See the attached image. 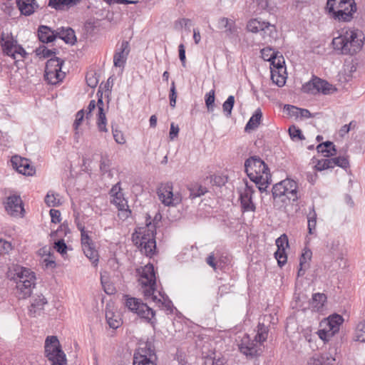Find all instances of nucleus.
Returning a JSON list of instances; mask_svg holds the SVG:
<instances>
[{
	"label": "nucleus",
	"instance_id": "obj_1",
	"mask_svg": "<svg viewBox=\"0 0 365 365\" xmlns=\"http://www.w3.org/2000/svg\"><path fill=\"white\" fill-rule=\"evenodd\" d=\"M140 275L139 282L142 286L144 296L151 298L159 307L166 310L168 313L173 312V305L165 293L156 290V280L153 264H148L138 269Z\"/></svg>",
	"mask_w": 365,
	"mask_h": 365
},
{
	"label": "nucleus",
	"instance_id": "obj_2",
	"mask_svg": "<svg viewBox=\"0 0 365 365\" xmlns=\"http://www.w3.org/2000/svg\"><path fill=\"white\" fill-rule=\"evenodd\" d=\"M364 34L358 29L342 30L332 40L333 48L343 55H354L361 51L364 46Z\"/></svg>",
	"mask_w": 365,
	"mask_h": 365
},
{
	"label": "nucleus",
	"instance_id": "obj_3",
	"mask_svg": "<svg viewBox=\"0 0 365 365\" xmlns=\"http://www.w3.org/2000/svg\"><path fill=\"white\" fill-rule=\"evenodd\" d=\"M245 170L252 182L257 186L261 192L266 191L271 183V174L268 166L257 156H252L245 160Z\"/></svg>",
	"mask_w": 365,
	"mask_h": 365
},
{
	"label": "nucleus",
	"instance_id": "obj_4",
	"mask_svg": "<svg viewBox=\"0 0 365 365\" xmlns=\"http://www.w3.org/2000/svg\"><path fill=\"white\" fill-rule=\"evenodd\" d=\"M356 9L354 0H327L326 6L328 15L341 22L351 21Z\"/></svg>",
	"mask_w": 365,
	"mask_h": 365
},
{
	"label": "nucleus",
	"instance_id": "obj_5",
	"mask_svg": "<svg viewBox=\"0 0 365 365\" xmlns=\"http://www.w3.org/2000/svg\"><path fill=\"white\" fill-rule=\"evenodd\" d=\"M14 279L16 282V293L19 298L29 297L36 284V274L30 269L17 267Z\"/></svg>",
	"mask_w": 365,
	"mask_h": 365
},
{
	"label": "nucleus",
	"instance_id": "obj_6",
	"mask_svg": "<svg viewBox=\"0 0 365 365\" xmlns=\"http://www.w3.org/2000/svg\"><path fill=\"white\" fill-rule=\"evenodd\" d=\"M136 234L138 235L135 244L140 248V252L146 256L152 257L156 250V233L153 230V226L151 225V222L147 224L146 227L140 228Z\"/></svg>",
	"mask_w": 365,
	"mask_h": 365
},
{
	"label": "nucleus",
	"instance_id": "obj_7",
	"mask_svg": "<svg viewBox=\"0 0 365 365\" xmlns=\"http://www.w3.org/2000/svg\"><path fill=\"white\" fill-rule=\"evenodd\" d=\"M45 355L52 365H65L67 359L56 336H48L45 340Z\"/></svg>",
	"mask_w": 365,
	"mask_h": 365
},
{
	"label": "nucleus",
	"instance_id": "obj_8",
	"mask_svg": "<svg viewBox=\"0 0 365 365\" xmlns=\"http://www.w3.org/2000/svg\"><path fill=\"white\" fill-rule=\"evenodd\" d=\"M110 195L112 197L110 202L116 206L118 210V217L120 219L125 220L131 215V210L128 205V201L124 197L120 187V182H118L114 185L110 191Z\"/></svg>",
	"mask_w": 365,
	"mask_h": 365
},
{
	"label": "nucleus",
	"instance_id": "obj_9",
	"mask_svg": "<svg viewBox=\"0 0 365 365\" xmlns=\"http://www.w3.org/2000/svg\"><path fill=\"white\" fill-rule=\"evenodd\" d=\"M125 306L131 312L137 314L140 318L148 322H151L155 317V312L146 304L143 303L140 299L135 297L126 296Z\"/></svg>",
	"mask_w": 365,
	"mask_h": 365
},
{
	"label": "nucleus",
	"instance_id": "obj_10",
	"mask_svg": "<svg viewBox=\"0 0 365 365\" xmlns=\"http://www.w3.org/2000/svg\"><path fill=\"white\" fill-rule=\"evenodd\" d=\"M239 350L244 355L249 357L259 356L262 351V344L255 337L251 338L250 335L244 334L241 339L237 341Z\"/></svg>",
	"mask_w": 365,
	"mask_h": 365
},
{
	"label": "nucleus",
	"instance_id": "obj_11",
	"mask_svg": "<svg viewBox=\"0 0 365 365\" xmlns=\"http://www.w3.org/2000/svg\"><path fill=\"white\" fill-rule=\"evenodd\" d=\"M156 355L154 349L148 344L135 351L133 358V365H156Z\"/></svg>",
	"mask_w": 365,
	"mask_h": 365
},
{
	"label": "nucleus",
	"instance_id": "obj_12",
	"mask_svg": "<svg viewBox=\"0 0 365 365\" xmlns=\"http://www.w3.org/2000/svg\"><path fill=\"white\" fill-rule=\"evenodd\" d=\"M159 200L165 206H175L181 202L178 194H173L172 183L162 185L158 190Z\"/></svg>",
	"mask_w": 365,
	"mask_h": 365
},
{
	"label": "nucleus",
	"instance_id": "obj_13",
	"mask_svg": "<svg viewBox=\"0 0 365 365\" xmlns=\"http://www.w3.org/2000/svg\"><path fill=\"white\" fill-rule=\"evenodd\" d=\"M303 90L305 92H309L312 94H316L319 92H322L324 94H329L331 92L333 88L327 81L319 78L314 77L312 81L303 86Z\"/></svg>",
	"mask_w": 365,
	"mask_h": 365
},
{
	"label": "nucleus",
	"instance_id": "obj_14",
	"mask_svg": "<svg viewBox=\"0 0 365 365\" xmlns=\"http://www.w3.org/2000/svg\"><path fill=\"white\" fill-rule=\"evenodd\" d=\"M254 189L246 184V186L240 190V206L242 212H255L256 206L252 201Z\"/></svg>",
	"mask_w": 365,
	"mask_h": 365
},
{
	"label": "nucleus",
	"instance_id": "obj_15",
	"mask_svg": "<svg viewBox=\"0 0 365 365\" xmlns=\"http://www.w3.org/2000/svg\"><path fill=\"white\" fill-rule=\"evenodd\" d=\"M217 29L222 30L225 36L230 40L238 38V29L235 21L226 17H220L217 21Z\"/></svg>",
	"mask_w": 365,
	"mask_h": 365
},
{
	"label": "nucleus",
	"instance_id": "obj_16",
	"mask_svg": "<svg viewBox=\"0 0 365 365\" xmlns=\"http://www.w3.org/2000/svg\"><path fill=\"white\" fill-rule=\"evenodd\" d=\"M11 163L14 169L19 173L29 176H32L35 174L36 170L34 166L26 158L15 155L11 158Z\"/></svg>",
	"mask_w": 365,
	"mask_h": 365
},
{
	"label": "nucleus",
	"instance_id": "obj_17",
	"mask_svg": "<svg viewBox=\"0 0 365 365\" xmlns=\"http://www.w3.org/2000/svg\"><path fill=\"white\" fill-rule=\"evenodd\" d=\"M5 208L12 216L21 215L24 212L22 200L19 195H11L7 197Z\"/></svg>",
	"mask_w": 365,
	"mask_h": 365
},
{
	"label": "nucleus",
	"instance_id": "obj_18",
	"mask_svg": "<svg viewBox=\"0 0 365 365\" xmlns=\"http://www.w3.org/2000/svg\"><path fill=\"white\" fill-rule=\"evenodd\" d=\"M129 43L127 41H123L120 48H118L113 56V64L115 67H124L127 57L129 54Z\"/></svg>",
	"mask_w": 365,
	"mask_h": 365
},
{
	"label": "nucleus",
	"instance_id": "obj_19",
	"mask_svg": "<svg viewBox=\"0 0 365 365\" xmlns=\"http://www.w3.org/2000/svg\"><path fill=\"white\" fill-rule=\"evenodd\" d=\"M1 44L4 52L9 56H11L14 59H16V42H14L13 38L9 36L5 38L4 34H1Z\"/></svg>",
	"mask_w": 365,
	"mask_h": 365
},
{
	"label": "nucleus",
	"instance_id": "obj_20",
	"mask_svg": "<svg viewBox=\"0 0 365 365\" xmlns=\"http://www.w3.org/2000/svg\"><path fill=\"white\" fill-rule=\"evenodd\" d=\"M16 4L21 13L25 16H30L38 8L36 0H16Z\"/></svg>",
	"mask_w": 365,
	"mask_h": 365
},
{
	"label": "nucleus",
	"instance_id": "obj_21",
	"mask_svg": "<svg viewBox=\"0 0 365 365\" xmlns=\"http://www.w3.org/2000/svg\"><path fill=\"white\" fill-rule=\"evenodd\" d=\"M46 304L47 300L42 294L34 297L29 309L30 315L34 317L39 315Z\"/></svg>",
	"mask_w": 365,
	"mask_h": 365
},
{
	"label": "nucleus",
	"instance_id": "obj_22",
	"mask_svg": "<svg viewBox=\"0 0 365 365\" xmlns=\"http://www.w3.org/2000/svg\"><path fill=\"white\" fill-rule=\"evenodd\" d=\"M284 185V197L287 198L289 200L293 202L298 200L299 196L297 193V182L292 180H285Z\"/></svg>",
	"mask_w": 365,
	"mask_h": 365
},
{
	"label": "nucleus",
	"instance_id": "obj_23",
	"mask_svg": "<svg viewBox=\"0 0 365 365\" xmlns=\"http://www.w3.org/2000/svg\"><path fill=\"white\" fill-rule=\"evenodd\" d=\"M39 40L43 43H49L56 38V30H51L47 26H40L38 29Z\"/></svg>",
	"mask_w": 365,
	"mask_h": 365
},
{
	"label": "nucleus",
	"instance_id": "obj_24",
	"mask_svg": "<svg viewBox=\"0 0 365 365\" xmlns=\"http://www.w3.org/2000/svg\"><path fill=\"white\" fill-rule=\"evenodd\" d=\"M56 38L63 40L66 43L74 44L76 37L74 31L71 28H60L56 30Z\"/></svg>",
	"mask_w": 365,
	"mask_h": 365
},
{
	"label": "nucleus",
	"instance_id": "obj_25",
	"mask_svg": "<svg viewBox=\"0 0 365 365\" xmlns=\"http://www.w3.org/2000/svg\"><path fill=\"white\" fill-rule=\"evenodd\" d=\"M98 113L97 118V126L100 132H108L106 128V117L103 110V102L99 99L97 103Z\"/></svg>",
	"mask_w": 365,
	"mask_h": 365
},
{
	"label": "nucleus",
	"instance_id": "obj_26",
	"mask_svg": "<svg viewBox=\"0 0 365 365\" xmlns=\"http://www.w3.org/2000/svg\"><path fill=\"white\" fill-rule=\"evenodd\" d=\"M261 35L266 43L275 40L277 37V32L274 24L267 22L266 26L264 27Z\"/></svg>",
	"mask_w": 365,
	"mask_h": 365
},
{
	"label": "nucleus",
	"instance_id": "obj_27",
	"mask_svg": "<svg viewBox=\"0 0 365 365\" xmlns=\"http://www.w3.org/2000/svg\"><path fill=\"white\" fill-rule=\"evenodd\" d=\"M65 77V73L58 71H45L44 78L50 84L55 85Z\"/></svg>",
	"mask_w": 365,
	"mask_h": 365
},
{
	"label": "nucleus",
	"instance_id": "obj_28",
	"mask_svg": "<svg viewBox=\"0 0 365 365\" xmlns=\"http://www.w3.org/2000/svg\"><path fill=\"white\" fill-rule=\"evenodd\" d=\"M344 319L339 314H334L329 317L326 322L325 326L333 331L334 334L339 330V327L342 324Z\"/></svg>",
	"mask_w": 365,
	"mask_h": 365
},
{
	"label": "nucleus",
	"instance_id": "obj_29",
	"mask_svg": "<svg viewBox=\"0 0 365 365\" xmlns=\"http://www.w3.org/2000/svg\"><path fill=\"white\" fill-rule=\"evenodd\" d=\"M317 150L319 153H325L324 156L329 157L336 154V150L333 143L327 141L317 145Z\"/></svg>",
	"mask_w": 365,
	"mask_h": 365
},
{
	"label": "nucleus",
	"instance_id": "obj_30",
	"mask_svg": "<svg viewBox=\"0 0 365 365\" xmlns=\"http://www.w3.org/2000/svg\"><path fill=\"white\" fill-rule=\"evenodd\" d=\"M262 117V113L261 110L257 109L247 122L245 126V130L248 131L257 128L260 123Z\"/></svg>",
	"mask_w": 365,
	"mask_h": 365
},
{
	"label": "nucleus",
	"instance_id": "obj_31",
	"mask_svg": "<svg viewBox=\"0 0 365 365\" xmlns=\"http://www.w3.org/2000/svg\"><path fill=\"white\" fill-rule=\"evenodd\" d=\"M307 222H308V232L309 235H314L316 233L317 226V213L314 210V207L312 206L309 213L307 214Z\"/></svg>",
	"mask_w": 365,
	"mask_h": 365
},
{
	"label": "nucleus",
	"instance_id": "obj_32",
	"mask_svg": "<svg viewBox=\"0 0 365 365\" xmlns=\"http://www.w3.org/2000/svg\"><path fill=\"white\" fill-rule=\"evenodd\" d=\"M106 318L109 327L112 329H115L118 328L122 324L120 316L118 314H115L111 311H106Z\"/></svg>",
	"mask_w": 365,
	"mask_h": 365
},
{
	"label": "nucleus",
	"instance_id": "obj_33",
	"mask_svg": "<svg viewBox=\"0 0 365 365\" xmlns=\"http://www.w3.org/2000/svg\"><path fill=\"white\" fill-rule=\"evenodd\" d=\"M267 21H259L257 19H251L247 25V29L252 33L262 32L264 27L266 26Z\"/></svg>",
	"mask_w": 365,
	"mask_h": 365
},
{
	"label": "nucleus",
	"instance_id": "obj_34",
	"mask_svg": "<svg viewBox=\"0 0 365 365\" xmlns=\"http://www.w3.org/2000/svg\"><path fill=\"white\" fill-rule=\"evenodd\" d=\"M257 328V334L254 337L262 344V343L267 340L268 336V327L265 326L264 323L259 322Z\"/></svg>",
	"mask_w": 365,
	"mask_h": 365
},
{
	"label": "nucleus",
	"instance_id": "obj_35",
	"mask_svg": "<svg viewBox=\"0 0 365 365\" xmlns=\"http://www.w3.org/2000/svg\"><path fill=\"white\" fill-rule=\"evenodd\" d=\"M63 64V61L61 60L59 58H57V57L51 58L46 62L45 71H61Z\"/></svg>",
	"mask_w": 365,
	"mask_h": 365
},
{
	"label": "nucleus",
	"instance_id": "obj_36",
	"mask_svg": "<svg viewBox=\"0 0 365 365\" xmlns=\"http://www.w3.org/2000/svg\"><path fill=\"white\" fill-rule=\"evenodd\" d=\"M83 251L85 255L91 260L92 264L95 266L97 265L98 262V253L93 245L83 247Z\"/></svg>",
	"mask_w": 365,
	"mask_h": 365
},
{
	"label": "nucleus",
	"instance_id": "obj_37",
	"mask_svg": "<svg viewBox=\"0 0 365 365\" xmlns=\"http://www.w3.org/2000/svg\"><path fill=\"white\" fill-rule=\"evenodd\" d=\"M327 301V296L323 293H316L312 296V306L317 311L321 309Z\"/></svg>",
	"mask_w": 365,
	"mask_h": 365
},
{
	"label": "nucleus",
	"instance_id": "obj_38",
	"mask_svg": "<svg viewBox=\"0 0 365 365\" xmlns=\"http://www.w3.org/2000/svg\"><path fill=\"white\" fill-rule=\"evenodd\" d=\"M58 194L53 191H48L45 197V203L48 207H57L60 205V200L57 197Z\"/></svg>",
	"mask_w": 365,
	"mask_h": 365
},
{
	"label": "nucleus",
	"instance_id": "obj_39",
	"mask_svg": "<svg viewBox=\"0 0 365 365\" xmlns=\"http://www.w3.org/2000/svg\"><path fill=\"white\" fill-rule=\"evenodd\" d=\"M55 51L56 49H48L47 47L43 45L40 46L36 49V54L40 58H51L54 57L53 56H54V54L56 53Z\"/></svg>",
	"mask_w": 365,
	"mask_h": 365
},
{
	"label": "nucleus",
	"instance_id": "obj_40",
	"mask_svg": "<svg viewBox=\"0 0 365 365\" xmlns=\"http://www.w3.org/2000/svg\"><path fill=\"white\" fill-rule=\"evenodd\" d=\"M215 100V91L214 89H212L208 93H207L205 96V105L209 112H212L214 110Z\"/></svg>",
	"mask_w": 365,
	"mask_h": 365
},
{
	"label": "nucleus",
	"instance_id": "obj_41",
	"mask_svg": "<svg viewBox=\"0 0 365 365\" xmlns=\"http://www.w3.org/2000/svg\"><path fill=\"white\" fill-rule=\"evenodd\" d=\"M355 338L356 341L365 343V320L356 325Z\"/></svg>",
	"mask_w": 365,
	"mask_h": 365
},
{
	"label": "nucleus",
	"instance_id": "obj_42",
	"mask_svg": "<svg viewBox=\"0 0 365 365\" xmlns=\"http://www.w3.org/2000/svg\"><path fill=\"white\" fill-rule=\"evenodd\" d=\"M76 3L75 0H49L48 5L56 9H61L64 6H73Z\"/></svg>",
	"mask_w": 365,
	"mask_h": 365
},
{
	"label": "nucleus",
	"instance_id": "obj_43",
	"mask_svg": "<svg viewBox=\"0 0 365 365\" xmlns=\"http://www.w3.org/2000/svg\"><path fill=\"white\" fill-rule=\"evenodd\" d=\"M285 180H282V182L275 184L272 187V196L274 200H276L277 197H283L284 198V185Z\"/></svg>",
	"mask_w": 365,
	"mask_h": 365
},
{
	"label": "nucleus",
	"instance_id": "obj_44",
	"mask_svg": "<svg viewBox=\"0 0 365 365\" xmlns=\"http://www.w3.org/2000/svg\"><path fill=\"white\" fill-rule=\"evenodd\" d=\"M271 67L273 68H279V67H285V61L282 55L279 54V52L277 51L276 54L271 58Z\"/></svg>",
	"mask_w": 365,
	"mask_h": 365
},
{
	"label": "nucleus",
	"instance_id": "obj_45",
	"mask_svg": "<svg viewBox=\"0 0 365 365\" xmlns=\"http://www.w3.org/2000/svg\"><path fill=\"white\" fill-rule=\"evenodd\" d=\"M235 104V97L230 96L222 104V109L227 117H230Z\"/></svg>",
	"mask_w": 365,
	"mask_h": 365
},
{
	"label": "nucleus",
	"instance_id": "obj_46",
	"mask_svg": "<svg viewBox=\"0 0 365 365\" xmlns=\"http://www.w3.org/2000/svg\"><path fill=\"white\" fill-rule=\"evenodd\" d=\"M312 252L309 249H304L299 259V267H308L311 260Z\"/></svg>",
	"mask_w": 365,
	"mask_h": 365
},
{
	"label": "nucleus",
	"instance_id": "obj_47",
	"mask_svg": "<svg viewBox=\"0 0 365 365\" xmlns=\"http://www.w3.org/2000/svg\"><path fill=\"white\" fill-rule=\"evenodd\" d=\"M289 133L291 138L294 140H302L304 139L302 130L295 125L289 127Z\"/></svg>",
	"mask_w": 365,
	"mask_h": 365
},
{
	"label": "nucleus",
	"instance_id": "obj_48",
	"mask_svg": "<svg viewBox=\"0 0 365 365\" xmlns=\"http://www.w3.org/2000/svg\"><path fill=\"white\" fill-rule=\"evenodd\" d=\"M333 160L331 158L322 159L318 160L317 165H315L317 170H324L329 168H333L332 167Z\"/></svg>",
	"mask_w": 365,
	"mask_h": 365
},
{
	"label": "nucleus",
	"instance_id": "obj_49",
	"mask_svg": "<svg viewBox=\"0 0 365 365\" xmlns=\"http://www.w3.org/2000/svg\"><path fill=\"white\" fill-rule=\"evenodd\" d=\"M331 159L334 161L332 162L333 168L336 165L342 168H347L349 166V163L346 157L339 156Z\"/></svg>",
	"mask_w": 365,
	"mask_h": 365
},
{
	"label": "nucleus",
	"instance_id": "obj_50",
	"mask_svg": "<svg viewBox=\"0 0 365 365\" xmlns=\"http://www.w3.org/2000/svg\"><path fill=\"white\" fill-rule=\"evenodd\" d=\"M334 334L333 331L328 329L326 326L318 331L319 337L323 341H329Z\"/></svg>",
	"mask_w": 365,
	"mask_h": 365
},
{
	"label": "nucleus",
	"instance_id": "obj_51",
	"mask_svg": "<svg viewBox=\"0 0 365 365\" xmlns=\"http://www.w3.org/2000/svg\"><path fill=\"white\" fill-rule=\"evenodd\" d=\"M274 256L280 267H282L287 262V257L285 253V250L277 249V252L274 253Z\"/></svg>",
	"mask_w": 365,
	"mask_h": 365
},
{
	"label": "nucleus",
	"instance_id": "obj_52",
	"mask_svg": "<svg viewBox=\"0 0 365 365\" xmlns=\"http://www.w3.org/2000/svg\"><path fill=\"white\" fill-rule=\"evenodd\" d=\"M54 248L56 250L59 252L62 256H64V255L67 252V245L65 243L64 240H59L57 242H55Z\"/></svg>",
	"mask_w": 365,
	"mask_h": 365
},
{
	"label": "nucleus",
	"instance_id": "obj_53",
	"mask_svg": "<svg viewBox=\"0 0 365 365\" xmlns=\"http://www.w3.org/2000/svg\"><path fill=\"white\" fill-rule=\"evenodd\" d=\"M277 249L285 250L289 246L287 236L285 234L282 235L276 240Z\"/></svg>",
	"mask_w": 365,
	"mask_h": 365
},
{
	"label": "nucleus",
	"instance_id": "obj_54",
	"mask_svg": "<svg viewBox=\"0 0 365 365\" xmlns=\"http://www.w3.org/2000/svg\"><path fill=\"white\" fill-rule=\"evenodd\" d=\"M170 106L172 108L175 107L176 99H177V91L175 88V82L173 81L170 86V91L169 94Z\"/></svg>",
	"mask_w": 365,
	"mask_h": 365
},
{
	"label": "nucleus",
	"instance_id": "obj_55",
	"mask_svg": "<svg viewBox=\"0 0 365 365\" xmlns=\"http://www.w3.org/2000/svg\"><path fill=\"white\" fill-rule=\"evenodd\" d=\"M83 118H84V112L83 110H81L76 113V120L73 123V128H74V130H76V133H75L76 136H78V128L79 125L81 124V123L83 120Z\"/></svg>",
	"mask_w": 365,
	"mask_h": 365
},
{
	"label": "nucleus",
	"instance_id": "obj_56",
	"mask_svg": "<svg viewBox=\"0 0 365 365\" xmlns=\"http://www.w3.org/2000/svg\"><path fill=\"white\" fill-rule=\"evenodd\" d=\"M206 192V190L205 187L202 186L198 187H194L192 189H190V197L192 199H194L195 197H200L202 195H204Z\"/></svg>",
	"mask_w": 365,
	"mask_h": 365
},
{
	"label": "nucleus",
	"instance_id": "obj_57",
	"mask_svg": "<svg viewBox=\"0 0 365 365\" xmlns=\"http://www.w3.org/2000/svg\"><path fill=\"white\" fill-rule=\"evenodd\" d=\"M12 249L11 244L1 238H0V255L9 253Z\"/></svg>",
	"mask_w": 365,
	"mask_h": 365
},
{
	"label": "nucleus",
	"instance_id": "obj_58",
	"mask_svg": "<svg viewBox=\"0 0 365 365\" xmlns=\"http://www.w3.org/2000/svg\"><path fill=\"white\" fill-rule=\"evenodd\" d=\"M86 82L89 87L96 88L98 83V79L96 77V74L93 73H89L86 76Z\"/></svg>",
	"mask_w": 365,
	"mask_h": 365
},
{
	"label": "nucleus",
	"instance_id": "obj_59",
	"mask_svg": "<svg viewBox=\"0 0 365 365\" xmlns=\"http://www.w3.org/2000/svg\"><path fill=\"white\" fill-rule=\"evenodd\" d=\"M112 132H113V138L117 143L124 144L125 143V139L123 134L122 133L121 131H120L113 127Z\"/></svg>",
	"mask_w": 365,
	"mask_h": 365
},
{
	"label": "nucleus",
	"instance_id": "obj_60",
	"mask_svg": "<svg viewBox=\"0 0 365 365\" xmlns=\"http://www.w3.org/2000/svg\"><path fill=\"white\" fill-rule=\"evenodd\" d=\"M276 51H274L270 48H265L262 49L261 51L262 58L264 61H268L269 62L271 61V58H272L276 54Z\"/></svg>",
	"mask_w": 365,
	"mask_h": 365
},
{
	"label": "nucleus",
	"instance_id": "obj_61",
	"mask_svg": "<svg viewBox=\"0 0 365 365\" xmlns=\"http://www.w3.org/2000/svg\"><path fill=\"white\" fill-rule=\"evenodd\" d=\"M271 79L273 83L279 87L283 86L286 83L287 76H277L276 74L271 75Z\"/></svg>",
	"mask_w": 365,
	"mask_h": 365
},
{
	"label": "nucleus",
	"instance_id": "obj_62",
	"mask_svg": "<svg viewBox=\"0 0 365 365\" xmlns=\"http://www.w3.org/2000/svg\"><path fill=\"white\" fill-rule=\"evenodd\" d=\"M81 245L82 248L90 245H93L92 240L90 238L88 232L86 230H82Z\"/></svg>",
	"mask_w": 365,
	"mask_h": 365
},
{
	"label": "nucleus",
	"instance_id": "obj_63",
	"mask_svg": "<svg viewBox=\"0 0 365 365\" xmlns=\"http://www.w3.org/2000/svg\"><path fill=\"white\" fill-rule=\"evenodd\" d=\"M110 160L107 158H101V163H100V170L103 174H106L108 173V175H110Z\"/></svg>",
	"mask_w": 365,
	"mask_h": 365
},
{
	"label": "nucleus",
	"instance_id": "obj_64",
	"mask_svg": "<svg viewBox=\"0 0 365 365\" xmlns=\"http://www.w3.org/2000/svg\"><path fill=\"white\" fill-rule=\"evenodd\" d=\"M202 365H224V360L222 359H206Z\"/></svg>",
	"mask_w": 365,
	"mask_h": 365
}]
</instances>
